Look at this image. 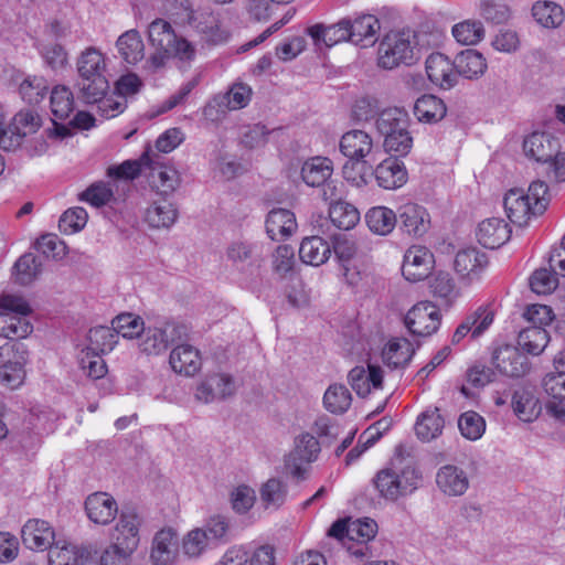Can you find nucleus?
I'll return each instance as SVG.
<instances>
[{
    "label": "nucleus",
    "mask_w": 565,
    "mask_h": 565,
    "mask_svg": "<svg viewBox=\"0 0 565 565\" xmlns=\"http://www.w3.org/2000/svg\"><path fill=\"white\" fill-rule=\"evenodd\" d=\"M444 425L445 420L438 408L428 409L417 418L415 431L420 440L430 441L441 434Z\"/></svg>",
    "instance_id": "48"
},
{
    "label": "nucleus",
    "mask_w": 565,
    "mask_h": 565,
    "mask_svg": "<svg viewBox=\"0 0 565 565\" xmlns=\"http://www.w3.org/2000/svg\"><path fill=\"white\" fill-rule=\"evenodd\" d=\"M414 353L415 350L407 339H395L383 348L382 360L390 369L405 367Z\"/></svg>",
    "instance_id": "41"
},
{
    "label": "nucleus",
    "mask_w": 565,
    "mask_h": 565,
    "mask_svg": "<svg viewBox=\"0 0 565 565\" xmlns=\"http://www.w3.org/2000/svg\"><path fill=\"white\" fill-rule=\"evenodd\" d=\"M13 128L25 138L29 135L35 134L41 125V117L32 109H22L17 113L11 121Z\"/></svg>",
    "instance_id": "64"
},
{
    "label": "nucleus",
    "mask_w": 565,
    "mask_h": 565,
    "mask_svg": "<svg viewBox=\"0 0 565 565\" xmlns=\"http://www.w3.org/2000/svg\"><path fill=\"white\" fill-rule=\"evenodd\" d=\"M179 555L178 534L172 529L158 531L151 543L149 559L152 565H173Z\"/></svg>",
    "instance_id": "16"
},
{
    "label": "nucleus",
    "mask_w": 565,
    "mask_h": 565,
    "mask_svg": "<svg viewBox=\"0 0 565 565\" xmlns=\"http://www.w3.org/2000/svg\"><path fill=\"white\" fill-rule=\"evenodd\" d=\"M74 95L67 86L57 85L52 89L50 106L55 119H67L74 111Z\"/></svg>",
    "instance_id": "53"
},
{
    "label": "nucleus",
    "mask_w": 565,
    "mask_h": 565,
    "mask_svg": "<svg viewBox=\"0 0 565 565\" xmlns=\"http://www.w3.org/2000/svg\"><path fill=\"white\" fill-rule=\"evenodd\" d=\"M444 102L434 95H423L414 105V115L423 122H437L446 115Z\"/></svg>",
    "instance_id": "45"
},
{
    "label": "nucleus",
    "mask_w": 565,
    "mask_h": 565,
    "mask_svg": "<svg viewBox=\"0 0 565 565\" xmlns=\"http://www.w3.org/2000/svg\"><path fill=\"white\" fill-rule=\"evenodd\" d=\"M114 192L109 183L98 181L92 183L85 191L78 194V200L94 207H102L111 202Z\"/></svg>",
    "instance_id": "59"
},
{
    "label": "nucleus",
    "mask_w": 565,
    "mask_h": 565,
    "mask_svg": "<svg viewBox=\"0 0 565 565\" xmlns=\"http://www.w3.org/2000/svg\"><path fill=\"white\" fill-rule=\"evenodd\" d=\"M189 24L209 43L220 44L227 40V33L221 29L218 18L212 12L191 13Z\"/></svg>",
    "instance_id": "32"
},
{
    "label": "nucleus",
    "mask_w": 565,
    "mask_h": 565,
    "mask_svg": "<svg viewBox=\"0 0 565 565\" xmlns=\"http://www.w3.org/2000/svg\"><path fill=\"white\" fill-rule=\"evenodd\" d=\"M420 481L422 476L414 462L401 455L395 456L373 479L380 495L388 501L412 494L418 489Z\"/></svg>",
    "instance_id": "1"
},
{
    "label": "nucleus",
    "mask_w": 565,
    "mask_h": 565,
    "mask_svg": "<svg viewBox=\"0 0 565 565\" xmlns=\"http://www.w3.org/2000/svg\"><path fill=\"white\" fill-rule=\"evenodd\" d=\"M111 327L122 338L132 339L143 331V320L134 313H121L111 321Z\"/></svg>",
    "instance_id": "61"
},
{
    "label": "nucleus",
    "mask_w": 565,
    "mask_h": 565,
    "mask_svg": "<svg viewBox=\"0 0 565 565\" xmlns=\"http://www.w3.org/2000/svg\"><path fill=\"white\" fill-rule=\"evenodd\" d=\"M451 33L457 42L475 45L484 36L483 24L478 20H466L452 26Z\"/></svg>",
    "instance_id": "56"
},
{
    "label": "nucleus",
    "mask_w": 565,
    "mask_h": 565,
    "mask_svg": "<svg viewBox=\"0 0 565 565\" xmlns=\"http://www.w3.org/2000/svg\"><path fill=\"white\" fill-rule=\"evenodd\" d=\"M365 222L373 233L387 235L394 230L397 215L386 206H374L367 211Z\"/></svg>",
    "instance_id": "47"
},
{
    "label": "nucleus",
    "mask_w": 565,
    "mask_h": 565,
    "mask_svg": "<svg viewBox=\"0 0 565 565\" xmlns=\"http://www.w3.org/2000/svg\"><path fill=\"white\" fill-rule=\"evenodd\" d=\"M458 428L466 439L475 441L484 434L486 420L477 412L468 411L459 416Z\"/></svg>",
    "instance_id": "58"
},
{
    "label": "nucleus",
    "mask_w": 565,
    "mask_h": 565,
    "mask_svg": "<svg viewBox=\"0 0 565 565\" xmlns=\"http://www.w3.org/2000/svg\"><path fill=\"white\" fill-rule=\"evenodd\" d=\"M377 533V523L369 518L350 519L348 553L356 559L374 556L372 546L369 544Z\"/></svg>",
    "instance_id": "10"
},
{
    "label": "nucleus",
    "mask_w": 565,
    "mask_h": 565,
    "mask_svg": "<svg viewBox=\"0 0 565 565\" xmlns=\"http://www.w3.org/2000/svg\"><path fill=\"white\" fill-rule=\"evenodd\" d=\"M512 408L515 415L525 423H531L541 413V405L529 387H519L512 395Z\"/></svg>",
    "instance_id": "39"
},
{
    "label": "nucleus",
    "mask_w": 565,
    "mask_h": 565,
    "mask_svg": "<svg viewBox=\"0 0 565 565\" xmlns=\"http://www.w3.org/2000/svg\"><path fill=\"white\" fill-rule=\"evenodd\" d=\"M116 47L120 57L131 65L137 64L145 56V44L140 33L135 29L121 34L116 42Z\"/></svg>",
    "instance_id": "43"
},
{
    "label": "nucleus",
    "mask_w": 565,
    "mask_h": 565,
    "mask_svg": "<svg viewBox=\"0 0 565 565\" xmlns=\"http://www.w3.org/2000/svg\"><path fill=\"white\" fill-rule=\"evenodd\" d=\"M351 393L342 384H333L328 387L323 396L324 407L334 414L347 412L351 405Z\"/></svg>",
    "instance_id": "55"
},
{
    "label": "nucleus",
    "mask_w": 565,
    "mask_h": 565,
    "mask_svg": "<svg viewBox=\"0 0 565 565\" xmlns=\"http://www.w3.org/2000/svg\"><path fill=\"white\" fill-rule=\"evenodd\" d=\"M333 163L327 157H312L307 159L301 167V179L312 188H321L323 201H333L339 198V189L331 180Z\"/></svg>",
    "instance_id": "8"
},
{
    "label": "nucleus",
    "mask_w": 565,
    "mask_h": 565,
    "mask_svg": "<svg viewBox=\"0 0 565 565\" xmlns=\"http://www.w3.org/2000/svg\"><path fill=\"white\" fill-rule=\"evenodd\" d=\"M548 340V333L544 328L529 326L519 333L518 344L523 351L539 355L545 349Z\"/></svg>",
    "instance_id": "50"
},
{
    "label": "nucleus",
    "mask_w": 565,
    "mask_h": 565,
    "mask_svg": "<svg viewBox=\"0 0 565 565\" xmlns=\"http://www.w3.org/2000/svg\"><path fill=\"white\" fill-rule=\"evenodd\" d=\"M152 157L147 151L138 160H126L119 166L107 169V175L117 180H124L127 186L129 182L138 178L145 168L151 166Z\"/></svg>",
    "instance_id": "46"
},
{
    "label": "nucleus",
    "mask_w": 565,
    "mask_h": 565,
    "mask_svg": "<svg viewBox=\"0 0 565 565\" xmlns=\"http://www.w3.org/2000/svg\"><path fill=\"white\" fill-rule=\"evenodd\" d=\"M420 57L419 35L412 30L388 32L379 45V66L393 70L399 65H412Z\"/></svg>",
    "instance_id": "4"
},
{
    "label": "nucleus",
    "mask_w": 565,
    "mask_h": 565,
    "mask_svg": "<svg viewBox=\"0 0 565 565\" xmlns=\"http://www.w3.org/2000/svg\"><path fill=\"white\" fill-rule=\"evenodd\" d=\"M236 392L235 380L227 373H213L207 375L195 390V399L209 404L224 401Z\"/></svg>",
    "instance_id": "11"
},
{
    "label": "nucleus",
    "mask_w": 565,
    "mask_h": 565,
    "mask_svg": "<svg viewBox=\"0 0 565 565\" xmlns=\"http://www.w3.org/2000/svg\"><path fill=\"white\" fill-rule=\"evenodd\" d=\"M348 379L352 390L360 397H366L372 390L382 388L383 370L380 365L367 363V367H353L349 372Z\"/></svg>",
    "instance_id": "21"
},
{
    "label": "nucleus",
    "mask_w": 565,
    "mask_h": 565,
    "mask_svg": "<svg viewBox=\"0 0 565 565\" xmlns=\"http://www.w3.org/2000/svg\"><path fill=\"white\" fill-rule=\"evenodd\" d=\"M85 511L92 522L106 525L115 519L118 513V505L110 494L95 492L86 498Z\"/></svg>",
    "instance_id": "24"
},
{
    "label": "nucleus",
    "mask_w": 565,
    "mask_h": 565,
    "mask_svg": "<svg viewBox=\"0 0 565 565\" xmlns=\"http://www.w3.org/2000/svg\"><path fill=\"white\" fill-rule=\"evenodd\" d=\"M397 222L403 232L414 237L423 236L430 224L427 211L414 203L404 204L398 209Z\"/></svg>",
    "instance_id": "26"
},
{
    "label": "nucleus",
    "mask_w": 565,
    "mask_h": 565,
    "mask_svg": "<svg viewBox=\"0 0 565 565\" xmlns=\"http://www.w3.org/2000/svg\"><path fill=\"white\" fill-rule=\"evenodd\" d=\"M349 19H342L331 25L315 24L308 28L307 32L312 38L316 45L321 44L331 47L340 42L349 41L350 32L348 29Z\"/></svg>",
    "instance_id": "34"
},
{
    "label": "nucleus",
    "mask_w": 565,
    "mask_h": 565,
    "mask_svg": "<svg viewBox=\"0 0 565 565\" xmlns=\"http://www.w3.org/2000/svg\"><path fill=\"white\" fill-rule=\"evenodd\" d=\"M342 173L348 182L361 188L366 185L373 177V164L371 160L348 158V161L343 164Z\"/></svg>",
    "instance_id": "52"
},
{
    "label": "nucleus",
    "mask_w": 565,
    "mask_h": 565,
    "mask_svg": "<svg viewBox=\"0 0 565 565\" xmlns=\"http://www.w3.org/2000/svg\"><path fill=\"white\" fill-rule=\"evenodd\" d=\"M213 547L206 536V530L195 527L189 531L182 539L181 548L183 554L189 558H199L207 548Z\"/></svg>",
    "instance_id": "54"
},
{
    "label": "nucleus",
    "mask_w": 565,
    "mask_h": 565,
    "mask_svg": "<svg viewBox=\"0 0 565 565\" xmlns=\"http://www.w3.org/2000/svg\"><path fill=\"white\" fill-rule=\"evenodd\" d=\"M434 265V254L427 247L413 245L404 255L402 274L409 281H420L430 275Z\"/></svg>",
    "instance_id": "12"
},
{
    "label": "nucleus",
    "mask_w": 565,
    "mask_h": 565,
    "mask_svg": "<svg viewBox=\"0 0 565 565\" xmlns=\"http://www.w3.org/2000/svg\"><path fill=\"white\" fill-rule=\"evenodd\" d=\"M29 302L20 295H0V337L9 340L24 339L32 333L28 320L31 313Z\"/></svg>",
    "instance_id": "7"
},
{
    "label": "nucleus",
    "mask_w": 565,
    "mask_h": 565,
    "mask_svg": "<svg viewBox=\"0 0 565 565\" xmlns=\"http://www.w3.org/2000/svg\"><path fill=\"white\" fill-rule=\"evenodd\" d=\"M426 72L430 82L443 89H450L457 84L455 61L441 53H433L427 57Z\"/></svg>",
    "instance_id": "20"
},
{
    "label": "nucleus",
    "mask_w": 565,
    "mask_h": 565,
    "mask_svg": "<svg viewBox=\"0 0 565 565\" xmlns=\"http://www.w3.org/2000/svg\"><path fill=\"white\" fill-rule=\"evenodd\" d=\"M331 255V246L320 236L305 237L299 247L300 259L312 266L324 264Z\"/></svg>",
    "instance_id": "42"
},
{
    "label": "nucleus",
    "mask_w": 565,
    "mask_h": 565,
    "mask_svg": "<svg viewBox=\"0 0 565 565\" xmlns=\"http://www.w3.org/2000/svg\"><path fill=\"white\" fill-rule=\"evenodd\" d=\"M266 233L273 241H285L297 230L294 212L287 209H273L266 217Z\"/></svg>",
    "instance_id": "28"
},
{
    "label": "nucleus",
    "mask_w": 565,
    "mask_h": 565,
    "mask_svg": "<svg viewBox=\"0 0 565 565\" xmlns=\"http://www.w3.org/2000/svg\"><path fill=\"white\" fill-rule=\"evenodd\" d=\"M493 319L492 310L479 307L457 327L452 335V343H459L468 333H471L472 338L480 337L492 324Z\"/></svg>",
    "instance_id": "30"
},
{
    "label": "nucleus",
    "mask_w": 565,
    "mask_h": 565,
    "mask_svg": "<svg viewBox=\"0 0 565 565\" xmlns=\"http://www.w3.org/2000/svg\"><path fill=\"white\" fill-rule=\"evenodd\" d=\"M511 236L509 225L498 217L482 221L477 231L478 242L486 248H498L505 244Z\"/></svg>",
    "instance_id": "29"
},
{
    "label": "nucleus",
    "mask_w": 565,
    "mask_h": 565,
    "mask_svg": "<svg viewBox=\"0 0 565 565\" xmlns=\"http://www.w3.org/2000/svg\"><path fill=\"white\" fill-rule=\"evenodd\" d=\"M87 220L88 214L84 207H71L61 215L58 228L64 234H74L85 227Z\"/></svg>",
    "instance_id": "63"
},
{
    "label": "nucleus",
    "mask_w": 565,
    "mask_h": 565,
    "mask_svg": "<svg viewBox=\"0 0 565 565\" xmlns=\"http://www.w3.org/2000/svg\"><path fill=\"white\" fill-rule=\"evenodd\" d=\"M409 117L405 109L398 107L382 110L375 127L383 137V147L386 152L405 156L413 147V138L408 130Z\"/></svg>",
    "instance_id": "6"
},
{
    "label": "nucleus",
    "mask_w": 565,
    "mask_h": 565,
    "mask_svg": "<svg viewBox=\"0 0 565 565\" xmlns=\"http://www.w3.org/2000/svg\"><path fill=\"white\" fill-rule=\"evenodd\" d=\"M87 351L94 354H105L110 352L118 342V335L113 327L98 326L92 328L88 332Z\"/></svg>",
    "instance_id": "51"
},
{
    "label": "nucleus",
    "mask_w": 565,
    "mask_h": 565,
    "mask_svg": "<svg viewBox=\"0 0 565 565\" xmlns=\"http://www.w3.org/2000/svg\"><path fill=\"white\" fill-rule=\"evenodd\" d=\"M534 20L546 29H556L564 21L563 8L553 1H537L532 7Z\"/></svg>",
    "instance_id": "49"
},
{
    "label": "nucleus",
    "mask_w": 565,
    "mask_h": 565,
    "mask_svg": "<svg viewBox=\"0 0 565 565\" xmlns=\"http://www.w3.org/2000/svg\"><path fill=\"white\" fill-rule=\"evenodd\" d=\"M14 270L17 280L28 285L42 273V260L31 253L24 254L15 262Z\"/></svg>",
    "instance_id": "57"
},
{
    "label": "nucleus",
    "mask_w": 565,
    "mask_h": 565,
    "mask_svg": "<svg viewBox=\"0 0 565 565\" xmlns=\"http://www.w3.org/2000/svg\"><path fill=\"white\" fill-rule=\"evenodd\" d=\"M49 89L47 82L42 76H28L19 86L22 99L29 104H39Z\"/></svg>",
    "instance_id": "60"
},
{
    "label": "nucleus",
    "mask_w": 565,
    "mask_h": 565,
    "mask_svg": "<svg viewBox=\"0 0 565 565\" xmlns=\"http://www.w3.org/2000/svg\"><path fill=\"white\" fill-rule=\"evenodd\" d=\"M488 265L486 253L475 247L463 248L456 254L454 268L462 280H477Z\"/></svg>",
    "instance_id": "18"
},
{
    "label": "nucleus",
    "mask_w": 565,
    "mask_h": 565,
    "mask_svg": "<svg viewBox=\"0 0 565 565\" xmlns=\"http://www.w3.org/2000/svg\"><path fill=\"white\" fill-rule=\"evenodd\" d=\"M12 356L0 367V381L11 390L20 387L26 375L25 365L29 361V351L21 342L12 344Z\"/></svg>",
    "instance_id": "14"
},
{
    "label": "nucleus",
    "mask_w": 565,
    "mask_h": 565,
    "mask_svg": "<svg viewBox=\"0 0 565 565\" xmlns=\"http://www.w3.org/2000/svg\"><path fill=\"white\" fill-rule=\"evenodd\" d=\"M181 329L182 327L175 324H167L164 328H145L139 335V348L148 355H158L181 337Z\"/></svg>",
    "instance_id": "13"
},
{
    "label": "nucleus",
    "mask_w": 565,
    "mask_h": 565,
    "mask_svg": "<svg viewBox=\"0 0 565 565\" xmlns=\"http://www.w3.org/2000/svg\"><path fill=\"white\" fill-rule=\"evenodd\" d=\"M492 362L501 374L511 377L522 376L529 370L527 358L516 348L509 345L497 350L493 354Z\"/></svg>",
    "instance_id": "27"
},
{
    "label": "nucleus",
    "mask_w": 565,
    "mask_h": 565,
    "mask_svg": "<svg viewBox=\"0 0 565 565\" xmlns=\"http://www.w3.org/2000/svg\"><path fill=\"white\" fill-rule=\"evenodd\" d=\"M24 546L32 551H46L54 542L55 533L44 520H29L21 530Z\"/></svg>",
    "instance_id": "19"
},
{
    "label": "nucleus",
    "mask_w": 565,
    "mask_h": 565,
    "mask_svg": "<svg viewBox=\"0 0 565 565\" xmlns=\"http://www.w3.org/2000/svg\"><path fill=\"white\" fill-rule=\"evenodd\" d=\"M457 78L463 76L468 79L482 76L487 70L486 58L476 50L467 49L457 54L455 58Z\"/></svg>",
    "instance_id": "40"
},
{
    "label": "nucleus",
    "mask_w": 565,
    "mask_h": 565,
    "mask_svg": "<svg viewBox=\"0 0 565 565\" xmlns=\"http://www.w3.org/2000/svg\"><path fill=\"white\" fill-rule=\"evenodd\" d=\"M339 196L341 193L339 192ZM329 217L334 226L349 231L360 221V212L351 203L340 201V198L330 201Z\"/></svg>",
    "instance_id": "44"
},
{
    "label": "nucleus",
    "mask_w": 565,
    "mask_h": 565,
    "mask_svg": "<svg viewBox=\"0 0 565 565\" xmlns=\"http://www.w3.org/2000/svg\"><path fill=\"white\" fill-rule=\"evenodd\" d=\"M440 323V309L428 300L415 303L404 317L405 327L415 337H430Z\"/></svg>",
    "instance_id": "9"
},
{
    "label": "nucleus",
    "mask_w": 565,
    "mask_h": 565,
    "mask_svg": "<svg viewBox=\"0 0 565 565\" xmlns=\"http://www.w3.org/2000/svg\"><path fill=\"white\" fill-rule=\"evenodd\" d=\"M543 387L550 396L547 408L556 416H565V370L547 374L543 380Z\"/></svg>",
    "instance_id": "36"
},
{
    "label": "nucleus",
    "mask_w": 565,
    "mask_h": 565,
    "mask_svg": "<svg viewBox=\"0 0 565 565\" xmlns=\"http://www.w3.org/2000/svg\"><path fill=\"white\" fill-rule=\"evenodd\" d=\"M39 53L46 67L52 71L64 68L68 62V54L63 45L58 43H46L39 45Z\"/></svg>",
    "instance_id": "62"
},
{
    "label": "nucleus",
    "mask_w": 565,
    "mask_h": 565,
    "mask_svg": "<svg viewBox=\"0 0 565 565\" xmlns=\"http://www.w3.org/2000/svg\"><path fill=\"white\" fill-rule=\"evenodd\" d=\"M178 218V210L167 199L153 200L145 210L143 221L151 228H169Z\"/></svg>",
    "instance_id": "33"
},
{
    "label": "nucleus",
    "mask_w": 565,
    "mask_h": 565,
    "mask_svg": "<svg viewBox=\"0 0 565 565\" xmlns=\"http://www.w3.org/2000/svg\"><path fill=\"white\" fill-rule=\"evenodd\" d=\"M148 168L151 170L149 177L152 186L157 189L158 194L169 195L180 185V174L174 168L162 164L153 158Z\"/></svg>",
    "instance_id": "37"
},
{
    "label": "nucleus",
    "mask_w": 565,
    "mask_h": 565,
    "mask_svg": "<svg viewBox=\"0 0 565 565\" xmlns=\"http://www.w3.org/2000/svg\"><path fill=\"white\" fill-rule=\"evenodd\" d=\"M436 484L446 495L460 497L469 489L468 473L455 465L441 466L436 473Z\"/></svg>",
    "instance_id": "23"
},
{
    "label": "nucleus",
    "mask_w": 565,
    "mask_h": 565,
    "mask_svg": "<svg viewBox=\"0 0 565 565\" xmlns=\"http://www.w3.org/2000/svg\"><path fill=\"white\" fill-rule=\"evenodd\" d=\"M340 151L347 158L374 161L377 148L374 146L371 135L360 129H353L341 137Z\"/></svg>",
    "instance_id": "17"
},
{
    "label": "nucleus",
    "mask_w": 565,
    "mask_h": 565,
    "mask_svg": "<svg viewBox=\"0 0 565 565\" xmlns=\"http://www.w3.org/2000/svg\"><path fill=\"white\" fill-rule=\"evenodd\" d=\"M348 29L350 32L349 41L355 45L366 47L375 43L380 21L372 14H363L353 21L349 19Z\"/></svg>",
    "instance_id": "31"
},
{
    "label": "nucleus",
    "mask_w": 565,
    "mask_h": 565,
    "mask_svg": "<svg viewBox=\"0 0 565 565\" xmlns=\"http://www.w3.org/2000/svg\"><path fill=\"white\" fill-rule=\"evenodd\" d=\"M503 205L509 220L520 227L527 225L532 217L541 215L534 212L532 202L521 189H511L504 196Z\"/></svg>",
    "instance_id": "22"
},
{
    "label": "nucleus",
    "mask_w": 565,
    "mask_h": 565,
    "mask_svg": "<svg viewBox=\"0 0 565 565\" xmlns=\"http://www.w3.org/2000/svg\"><path fill=\"white\" fill-rule=\"evenodd\" d=\"M559 141L548 132H533L523 141L526 157L542 166V172L555 182L565 181V154L559 153Z\"/></svg>",
    "instance_id": "5"
},
{
    "label": "nucleus",
    "mask_w": 565,
    "mask_h": 565,
    "mask_svg": "<svg viewBox=\"0 0 565 565\" xmlns=\"http://www.w3.org/2000/svg\"><path fill=\"white\" fill-rule=\"evenodd\" d=\"M140 518L135 511L122 510L119 514L115 527L110 533L111 543H115L129 551H136L140 541Z\"/></svg>",
    "instance_id": "15"
},
{
    "label": "nucleus",
    "mask_w": 565,
    "mask_h": 565,
    "mask_svg": "<svg viewBox=\"0 0 565 565\" xmlns=\"http://www.w3.org/2000/svg\"><path fill=\"white\" fill-rule=\"evenodd\" d=\"M373 177L379 186L395 190L407 181V171L404 163L396 157H388L373 169Z\"/></svg>",
    "instance_id": "25"
},
{
    "label": "nucleus",
    "mask_w": 565,
    "mask_h": 565,
    "mask_svg": "<svg viewBox=\"0 0 565 565\" xmlns=\"http://www.w3.org/2000/svg\"><path fill=\"white\" fill-rule=\"evenodd\" d=\"M47 550L50 565H84L89 556L86 550L66 542H53Z\"/></svg>",
    "instance_id": "38"
},
{
    "label": "nucleus",
    "mask_w": 565,
    "mask_h": 565,
    "mask_svg": "<svg viewBox=\"0 0 565 565\" xmlns=\"http://www.w3.org/2000/svg\"><path fill=\"white\" fill-rule=\"evenodd\" d=\"M76 68L78 96L84 102L96 100L108 92L106 57L98 49L89 46L84 50L77 57Z\"/></svg>",
    "instance_id": "2"
},
{
    "label": "nucleus",
    "mask_w": 565,
    "mask_h": 565,
    "mask_svg": "<svg viewBox=\"0 0 565 565\" xmlns=\"http://www.w3.org/2000/svg\"><path fill=\"white\" fill-rule=\"evenodd\" d=\"M148 38L154 53L151 63L154 67L164 65L166 60L175 57L180 61H192L195 47L184 38L178 36L171 24L162 19L152 21L148 29Z\"/></svg>",
    "instance_id": "3"
},
{
    "label": "nucleus",
    "mask_w": 565,
    "mask_h": 565,
    "mask_svg": "<svg viewBox=\"0 0 565 565\" xmlns=\"http://www.w3.org/2000/svg\"><path fill=\"white\" fill-rule=\"evenodd\" d=\"M169 363L175 373L192 376L201 369L200 352L190 344L178 345L171 351Z\"/></svg>",
    "instance_id": "35"
}]
</instances>
